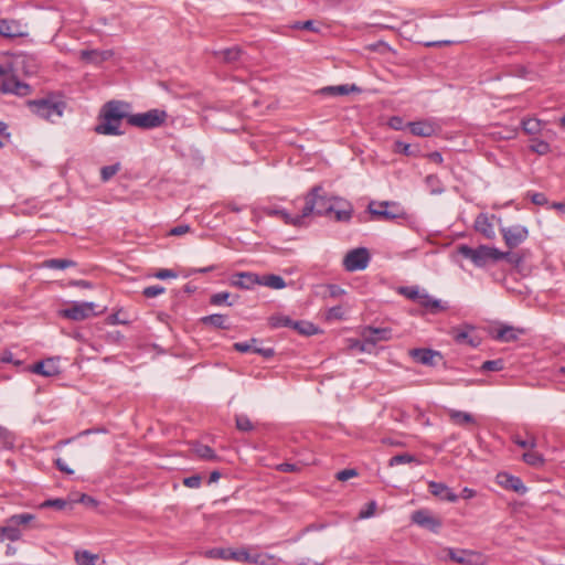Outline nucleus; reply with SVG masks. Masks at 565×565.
I'll list each match as a JSON object with an SVG mask.
<instances>
[{
	"label": "nucleus",
	"mask_w": 565,
	"mask_h": 565,
	"mask_svg": "<svg viewBox=\"0 0 565 565\" xmlns=\"http://www.w3.org/2000/svg\"><path fill=\"white\" fill-rule=\"evenodd\" d=\"M128 104L119 100L107 102L100 111V122L96 126L95 131L105 136H120V124L124 118L128 120V114L125 108Z\"/></svg>",
	"instance_id": "obj_1"
},
{
	"label": "nucleus",
	"mask_w": 565,
	"mask_h": 565,
	"mask_svg": "<svg viewBox=\"0 0 565 565\" xmlns=\"http://www.w3.org/2000/svg\"><path fill=\"white\" fill-rule=\"evenodd\" d=\"M321 185L313 186L305 198V206L302 207V216L308 217L311 214L328 216L332 214L334 204L331 203L333 198L322 195Z\"/></svg>",
	"instance_id": "obj_2"
},
{
	"label": "nucleus",
	"mask_w": 565,
	"mask_h": 565,
	"mask_svg": "<svg viewBox=\"0 0 565 565\" xmlns=\"http://www.w3.org/2000/svg\"><path fill=\"white\" fill-rule=\"evenodd\" d=\"M458 253L465 258L470 259L477 267H482L488 260H501L507 258L510 253H504L494 247L480 245L477 248H472L468 245L458 246Z\"/></svg>",
	"instance_id": "obj_3"
},
{
	"label": "nucleus",
	"mask_w": 565,
	"mask_h": 565,
	"mask_svg": "<svg viewBox=\"0 0 565 565\" xmlns=\"http://www.w3.org/2000/svg\"><path fill=\"white\" fill-rule=\"evenodd\" d=\"M30 110L36 116L54 122L64 114L66 104L55 97H45L28 102Z\"/></svg>",
	"instance_id": "obj_4"
},
{
	"label": "nucleus",
	"mask_w": 565,
	"mask_h": 565,
	"mask_svg": "<svg viewBox=\"0 0 565 565\" xmlns=\"http://www.w3.org/2000/svg\"><path fill=\"white\" fill-rule=\"evenodd\" d=\"M168 118V114L162 109H150L146 113L131 114L128 116V124L142 128V129H153L160 127L166 122Z\"/></svg>",
	"instance_id": "obj_5"
},
{
	"label": "nucleus",
	"mask_w": 565,
	"mask_h": 565,
	"mask_svg": "<svg viewBox=\"0 0 565 565\" xmlns=\"http://www.w3.org/2000/svg\"><path fill=\"white\" fill-rule=\"evenodd\" d=\"M411 521L418 525L419 527L426 529L433 533H439L443 521L440 518L436 516L430 510L428 509H419L414 511L411 514Z\"/></svg>",
	"instance_id": "obj_6"
},
{
	"label": "nucleus",
	"mask_w": 565,
	"mask_h": 565,
	"mask_svg": "<svg viewBox=\"0 0 565 565\" xmlns=\"http://www.w3.org/2000/svg\"><path fill=\"white\" fill-rule=\"evenodd\" d=\"M94 302H73L70 307L61 310V316L74 321H82L97 316Z\"/></svg>",
	"instance_id": "obj_7"
},
{
	"label": "nucleus",
	"mask_w": 565,
	"mask_h": 565,
	"mask_svg": "<svg viewBox=\"0 0 565 565\" xmlns=\"http://www.w3.org/2000/svg\"><path fill=\"white\" fill-rule=\"evenodd\" d=\"M370 263V254L365 247H359L350 250L344 259L343 266L348 271L363 270Z\"/></svg>",
	"instance_id": "obj_8"
},
{
	"label": "nucleus",
	"mask_w": 565,
	"mask_h": 565,
	"mask_svg": "<svg viewBox=\"0 0 565 565\" xmlns=\"http://www.w3.org/2000/svg\"><path fill=\"white\" fill-rule=\"evenodd\" d=\"M0 92L3 94L26 96L31 93V87L29 84L19 81L17 75L12 73L10 76L1 81Z\"/></svg>",
	"instance_id": "obj_9"
},
{
	"label": "nucleus",
	"mask_w": 565,
	"mask_h": 565,
	"mask_svg": "<svg viewBox=\"0 0 565 565\" xmlns=\"http://www.w3.org/2000/svg\"><path fill=\"white\" fill-rule=\"evenodd\" d=\"M503 239L510 248H514L522 244L529 236L525 226L516 224L501 230Z\"/></svg>",
	"instance_id": "obj_10"
},
{
	"label": "nucleus",
	"mask_w": 565,
	"mask_h": 565,
	"mask_svg": "<svg viewBox=\"0 0 565 565\" xmlns=\"http://www.w3.org/2000/svg\"><path fill=\"white\" fill-rule=\"evenodd\" d=\"M409 131L417 137H431L436 135L440 127L433 119H424L407 122Z\"/></svg>",
	"instance_id": "obj_11"
},
{
	"label": "nucleus",
	"mask_w": 565,
	"mask_h": 565,
	"mask_svg": "<svg viewBox=\"0 0 565 565\" xmlns=\"http://www.w3.org/2000/svg\"><path fill=\"white\" fill-rule=\"evenodd\" d=\"M234 349L241 353H247L252 351L264 356L265 359H269L275 354L273 348L260 347L259 341L255 338L250 339L249 341L234 343Z\"/></svg>",
	"instance_id": "obj_12"
},
{
	"label": "nucleus",
	"mask_w": 565,
	"mask_h": 565,
	"mask_svg": "<svg viewBox=\"0 0 565 565\" xmlns=\"http://www.w3.org/2000/svg\"><path fill=\"white\" fill-rule=\"evenodd\" d=\"M259 275L249 271L237 273L230 279L231 286L245 290L252 289L255 285H259Z\"/></svg>",
	"instance_id": "obj_13"
},
{
	"label": "nucleus",
	"mask_w": 565,
	"mask_h": 565,
	"mask_svg": "<svg viewBox=\"0 0 565 565\" xmlns=\"http://www.w3.org/2000/svg\"><path fill=\"white\" fill-rule=\"evenodd\" d=\"M31 372L40 374L45 377H52L60 374L61 370L57 364V360L50 358L33 364L30 367Z\"/></svg>",
	"instance_id": "obj_14"
},
{
	"label": "nucleus",
	"mask_w": 565,
	"mask_h": 565,
	"mask_svg": "<svg viewBox=\"0 0 565 565\" xmlns=\"http://www.w3.org/2000/svg\"><path fill=\"white\" fill-rule=\"evenodd\" d=\"M428 489L434 497L443 501L454 503L459 498V495H457L447 484L443 482L428 481Z\"/></svg>",
	"instance_id": "obj_15"
},
{
	"label": "nucleus",
	"mask_w": 565,
	"mask_h": 565,
	"mask_svg": "<svg viewBox=\"0 0 565 565\" xmlns=\"http://www.w3.org/2000/svg\"><path fill=\"white\" fill-rule=\"evenodd\" d=\"M497 479L498 483L504 489L512 490L519 494H524L527 490L521 478L509 475L507 472L499 473Z\"/></svg>",
	"instance_id": "obj_16"
},
{
	"label": "nucleus",
	"mask_w": 565,
	"mask_h": 565,
	"mask_svg": "<svg viewBox=\"0 0 565 565\" xmlns=\"http://www.w3.org/2000/svg\"><path fill=\"white\" fill-rule=\"evenodd\" d=\"M334 204V220L337 222H349L353 214V206L350 202L341 199V198H333Z\"/></svg>",
	"instance_id": "obj_17"
},
{
	"label": "nucleus",
	"mask_w": 565,
	"mask_h": 565,
	"mask_svg": "<svg viewBox=\"0 0 565 565\" xmlns=\"http://www.w3.org/2000/svg\"><path fill=\"white\" fill-rule=\"evenodd\" d=\"M113 56L111 51H99V50H82L79 52V58L87 63L98 65Z\"/></svg>",
	"instance_id": "obj_18"
},
{
	"label": "nucleus",
	"mask_w": 565,
	"mask_h": 565,
	"mask_svg": "<svg viewBox=\"0 0 565 565\" xmlns=\"http://www.w3.org/2000/svg\"><path fill=\"white\" fill-rule=\"evenodd\" d=\"M411 356L420 364L434 365L435 358L440 356V353L431 349H413Z\"/></svg>",
	"instance_id": "obj_19"
},
{
	"label": "nucleus",
	"mask_w": 565,
	"mask_h": 565,
	"mask_svg": "<svg viewBox=\"0 0 565 565\" xmlns=\"http://www.w3.org/2000/svg\"><path fill=\"white\" fill-rule=\"evenodd\" d=\"M361 88L356 85L352 84H343V85H337V86H326L322 87L319 93L324 96H340V95H348L350 93H360Z\"/></svg>",
	"instance_id": "obj_20"
},
{
	"label": "nucleus",
	"mask_w": 565,
	"mask_h": 565,
	"mask_svg": "<svg viewBox=\"0 0 565 565\" xmlns=\"http://www.w3.org/2000/svg\"><path fill=\"white\" fill-rule=\"evenodd\" d=\"M475 228L486 238H493L495 235L493 224L490 222L489 216L484 213H481L476 217Z\"/></svg>",
	"instance_id": "obj_21"
},
{
	"label": "nucleus",
	"mask_w": 565,
	"mask_h": 565,
	"mask_svg": "<svg viewBox=\"0 0 565 565\" xmlns=\"http://www.w3.org/2000/svg\"><path fill=\"white\" fill-rule=\"evenodd\" d=\"M366 342L375 344L379 341H387L391 339V329L387 328H367L364 333Z\"/></svg>",
	"instance_id": "obj_22"
},
{
	"label": "nucleus",
	"mask_w": 565,
	"mask_h": 565,
	"mask_svg": "<svg viewBox=\"0 0 565 565\" xmlns=\"http://www.w3.org/2000/svg\"><path fill=\"white\" fill-rule=\"evenodd\" d=\"M418 303L431 313L447 309V306L443 305L440 300L433 298L427 292H423Z\"/></svg>",
	"instance_id": "obj_23"
},
{
	"label": "nucleus",
	"mask_w": 565,
	"mask_h": 565,
	"mask_svg": "<svg viewBox=\"0 0 565 565\" xmlns=\"http://www.w3.org/2000/svg\"><path fill=\"white\" fill-rule=\"evenodd\" d=\"M522 333V330L516 329L511 326H503L497 330L495 339L501 342H513L518 340L519 335Z\"/></svg>",
	"instance_id": "obj_24"
},
{
	"label": "nucleus",
	"mask_w": 565,
	"mask_h": 565,
	"mask_svg": "<svg viewBox=\"0 0 565 565\" xmlns=\"http://www.w3.org/2000/svg\"><path fill=\"white\" fill-rule=\"evenodd\" d=\"M201 323L215 329H228L227 317L221 313L204 316L200 319Z\"/></svg>",
	"instance_id": "obj_25"
},
{
	"label": "nucleus",
	"mask_w": 565,
	"mask_h": 565,
	"mask_svg": "<svg viewBox=\"0 0 565 565\" xmlns=\"http://www.w3.org/2000/svg\"><path fill=\"white\" fill-rule=\"evenodd\" d=\"M259 555H250L247 550H230V561L244 564H255L258 562Z\"/></svg>",
	"instance_id": "obj_26"
},
{
	"label": "nucleus",
	"mask_w": 565,
	"mask_h": 565,
	"mask_svg": "<svg viewBox=\"0 0 565 565\" xmlns=\"http://www.w3.org/2000/svg\"><path fill=\"white\" fill-rule=\"evenodd\" d=\"M273 214L279 216L288 225H292V226H302V225H305L306 216H302V212L300 214H297V215H291L286 210L280 209V210H274Z\"/></svg>",
	"instance_id": "obj_27"
},
{
	"label": "nucleus",
	"mask_w": 565,
	"mask_h": 565,
	"mask_svg": "<svg viewBox=\"0 0 565 565\" xmlns=\"http://www.w3.org/2000/svg\"><path fill=\"white\" fill-rule=\"evenodd\" d=\"M259 280H260L259 285L266 286L271 289L278 290V289H282L286 287L285 279L278 275L270 274V275L259 276Z\"/></svg>",
	"instance_id": "obj_28"
},
{
	"label": "nucleus",
	"mask_w": 565,
	"mask_h": 565,
	"mask_svg": "<svg viewBox=\"0 0 565 565\" xmlns=\"http://www.w3.org/2000/svg\"><path fill=\"white\" fill-rule=\"evenodd\" d=\"M521 126L525 134L537 135L542 131L543 121L535 117H527L522 119Z\"/></svg>",
	"instance_id": "obj_29"
},
{
	"label": "nucleus",
	"mask_w": 565,
	"mask_h": 565,
	"mask_svg": "<svg viewBox=\"0 0 565 565\" xmlns=\"http://www.w3.org/2000/svg\"><path fill=\"white\" fill-rule=\"evenodd\" d=\"M447 556L449 559L457 564H467L470 563V557L473 555L472 552L467 550H455V548H447Z\"/></svg>",
	"instance_id": "obj_30"
},
{
	"label": "nucleus",
	"mask_w": 565,
	"mask_h": 565,
	"mask_svg": "<svg viewBox=\"0 0 565 565\" xmlns=\"http://www.w3.org/2000/svg\"><path fill=\"white\" fill-rule=\"evenodd\" d=\"M394 152L402 153L406 157L416 158L420 154V149L418 146H412L409 143L397 140L394 143Z\"/></svg>",
	"instance_id": "obj_31"
},
{
	"label": "nucleus",
	"mask_w": 565,
	"mask_h": 565,
	"mask_svg": "<svg viewBox=\"0 0 565 565\" xmlns=\"http://www.w3.org/2000/svg\"><path fill=\"white\" fill-rule=\"evenodd\" d=\"M77 565H97L99 556L86 550L76 551L74 555Z\"/></svg>",
	"instance_id": "obj_32"
},
{
	"label": "nucleus",
	"mask_w": 565,
	"mask_h": 565,
	"mask_svg": "<svg viewBox=\"0 0 565 565\" xmlns=\"http://www.w3.org/2000/svg\"><path fill=\"white\" fill-rule=\"evenodd\" d=\"M22 536L20 529H14L11 526L9 521H7V525L0 526V541L9 540L11 542L19 541Z\"/></svg>",
	"instance_id": "obj_33"
},
{
	"label": "nucleus",
	"mask_w": 565,
	"mask_h": 565,
	"mask_svg": "<svg viewBox=\"0 0 565 565\" xmlns=\"http://www.w3.org/2000/svg\"><path fill=\"white\" fill-rule=\"evenodd\" d=\"M192 450L201 459L209 461H214L217 459L215 451L207 445L195 444Z\"/></svg>",
	"instance_id": "obj_34"
},
{
	"label": "nucleus",
	"mask_w": 565,
	"mask_h": 565,
	"mask_svg": "<svg viewBox=\"0 0 565 565\" xmlns=\"http://www.w3.org/2000/svg\"><path fill=\"white\" fill-rule=\"evenodd\" d=\"M511 439L515 445L525 449V451L529 449H535L537 445L536 438L533 435H527L526 438H522L519 434H514Z\"/></svg>",
	"instance_id": "obj_35"
},
{
	"label": "nucleus",
	"mask_w": 565,
	"mask_h": 565,
	"mask_svg": "<svg viewBox=\"0 0 565 565\" xmlns=\"http://www.w3.org/2000/svg\"><path fill=\"white\" fill-rule=\"evenodd\" d=\"M522 459L525 463L532 467H540L544 463L543 456L535 451V449H529L522 455Z\"/></svg>",
	"instance_id": "obj_36"
},
{
	"label": "nucleus",
	"mask_w": 565,
	"mask_h": 565,
	"mask_svg": "<svg viewBox=\"0 0 565 565\" xmlns=\"http://www.w3.org/2000/svg\"><path fill=\"white\" fill-rule=\"evenodd\" d=\"M35 519L34 514L31 513H20L11 515L8 521L14 529H19V526H23L29 524L31 521Z\"/></svg>",
	"instance_id": "obj_37"
},
{
	"label": "nucleus",
	"mask_w": 565,
	"mask_h": 565,
	"mask_svg": "<svg viewBox=\"0 0 565 565\" xmlns=\"http://www.w3.org/2000/svg\"><path fill=\"white\" fill-rule=\"evenodd\" d=\"M454 339L457 343L459 344H469L470 347H477L478 345V341H476L471 335H470V332H469V329H461V330H456L455 333H454Z\"/></svg>",
	"instance_id": "obj_38"
},
{
	"label": "nucleus",
	"mask_w": 565,
	"mask_h": 565,
	"mask_svg": "<svg viewBox=\"0 0 565 565\" xmlns=\"http://www.w3.org/2000/svg\"><path fill=\"white\" fill-rule=\"evenodd\" d=\"M269 324L271 328H294L295 321L287 316L278 315L269 318Z\"/></svg>",
	"instance_id": "obj_39"
},
{
	"label": "nucleus",
	"mask_w": 565,
	"mask_h": 565,
	"mask_svg": "<svg viewBox=\"0 0 565 565\" xmlns=\"http://www.w3.org/2000/svg\"><path fill=\"white\" fill-rule=\"evenodd\" d=\"M44 267L51 269H65L75 266V262L64 258H50L44 262Z\"/></svg>",
	"instance_id": "obj_40"
},
{
	"label": "nucleus",
	"mask_w": 565,
	"mask_h": 565,
	"mask_svg": "<svg viewBox=\"0 0 565 565\" xmlns=\"http://www.w3.org/2000/svg\"><path fill=\"white\" fill-rule=\"evenodd\" d=\"M390 203L388 202H382L380 203L379 209H373L372 205L369 206L370 213L374 216L385 218V220H393L396 217V214L390 212L387 210Z\"/></svg>",
	"instance_id": "obj_41"
},
{
	"label": "nucleus",
	"mask_w": 565,
	"mask_h": 565,
	"mask_svg": "<svg viewBox=\"0 0 565 565\" xmlns=\"http://www.w3.org/2000/svg\"><path fill=\"white\" fill-rule=\"evenodd\" d=\"M294 330L303 335H312L318 332V328L308 321H295Z\"/></svg>",
	"instance_id": "obj_42"
},
{
	"label": "nucleus",
	"mask_w": 565,
	"mask_h": 565,
	"mask_svg": "<svg viewBox=\"0 0 565 565\" xmlns=\"http://www.w3.org/2000/svg\"><path fill=\"white\" fill-rule=\"evenodd\" d=\"M530 150L540 156H544L551 151V146L548 142H546L544 140L533 138L531 140Z\"/></svg>",
	"instance_id": "obj_43"
},
{
	"label": "nucleus",
	"mask_w": 565,
	"mask_h": 565,
	"mask_svg": "<svg viewBox=\"0 0 565 565\" xmlns=\"http://www.w3.org/2000/svg\"><path fill=\"white\" fill-rule=\"evenodd\" d=\"M451 420L457 425H466L475 422L473 417L466 412L452 411L450 413Z\"/></svg>",
	"instance_id": "obj_44"
},
{
	"label": "nucleus",
	"mask_w": 565,
	"mask_h": 565,
	"mask_svg": "<svg viewBox=\"0 0 565 565\" xmlns=\"http://www.w3.org/2000/svg\"><path fill=\"white\" fill-rule=\"evenodd\" d=\"M230 298L231 294L227 291L216 292L210 297V303L213 306L227 305L231 307L234 305V301H228Z\"/></svg>",
	"instance_id": "obj_45"
},
{
	"label": "nucleus",
	"mask_w": 565,
	"mask_h": 565,
	"mask_svg": "<svg viewBox=\"0 0 565 565\" xmlns=\"http://www.w3.org/2000/svg\"><path fill=\"white\" fill-rule=\"evenodd\" d=\"M411 462L419 463L417 458L415 456H413V455H409V454H398L396 456H393L390 459L388 466L390 467H394V466H397V465L411 463Z\"/></svg>",
	"instance_id": "obj_46"
},
{
	"label": "nucleus",
	"mask_w": 565,
	"mask_h": 565,
	"mask_svg": "<svg viewBox=\"0 0 565 565\" xmlns=\"http://www.w3.org/2000/svg\"><path fill=\"white\" fill-rule=\"evenodd\" d=\"M14 445V436L7 428L0 426V447L12 448Z\"/></svg>",
	"instance_id": "obj_47"
},
{
	"label": "nucleus",
	"mask_w": 565,
	"mask_h": 565,
	"mask_svg": "<svg viewBox=\"0 0 565 565\" xmlns=\"http://www.w3.org/2000/svg\"><path fill=\"white\" fill-rule=\"evenodd\" d=\"M425 182L427 186L430 188V192L433 194H440L444 192V188L441 186L440 180L435 174H429L426 177Z\"/></svg>",
	"instance_id": "obj_48"
},
{
	"label": "nucleus",
	"mask_w": 565,
	"mask_h": 565,
	"mask_svg": "<svg viewBox=\"0 0 565 565\" xmlns=\"http://www.w3.org/2000/svg\"><path fill=\"white\" fill-rule=\"evenodd\" d=\"M221 54L224 61L233 63L239 60L242 51L239 47L234 46L222 51Z\"/></svg>",
	"instance_id": "obj_49"
},
{
	"label": "nucleus",
	"mask_w": 565,
	"mask_h": 565,
	"mask_svg": "<svg viewBox=\"0 0 565 565\" xmlns=\"http://www.w3.org/2000/svg\"><path fill=\"white\" fill-rule=\"evenodd\" d=\"M119 169H120L119 163L103 167L100 169L102 180L105 182L110 180L119 171Z\"/></svg>",
	"instance_id": "obj_50"
},
{
	"label": "nucleus",
	"mask_w": 565,
	"mask_h": 565,
	"mask_svg": "<svg viewBox=\"0 0 565 565\" xmlns=\"http://www.w3.org/2000/svg\"><path fill=\"white\" fill-rule=\"evenodd\" d=\"M399 292L408 299L418 302L424 291H420L417 287H402Z\"/></svg>",
	"instance_id": "obj_51"
},
{
	"label": "nucleus",
	"mask_w": 565,
	"mask_h": 565,
	"mask_svg": "<svg viewBox=\"0 0 565 565\" xmlns=\"http://www.w3.org/2000/svg\"><path fill=\"white\" fill-rule=\"evenodd\" d=\"M503 364L504 363L501 359L488 360L482 363L481 370L486 372L501 371L503 369Z\"/></svg>",
	"instance_id": "obj_52"
},
{
	"label": "nucleus",
	"mask_w": 565,
	"mask_h": 565,
	"mask_svg": "<svg viewBox=\"0 0 565 565\" xmlns=\"http://www.w3.org/2000/svg\"><path fill=\"white\" fill-rule=\"evenodd\" d=\"M230 550L231 548H212L206 552V556L210 558L230 561Z\"/></svg>",
	"instance_id": "obj_53"
},
{
	"label": "nucleus",
	"mask_w": 565,
	"mask_h": 565,
	"mask_svg": "<svg viewBox=\"0 0 565 565\" xmlns=\"http://www.w3.org/2000/svg\"><path fill=\"white\" fill-rule=\"evenodd\" d=\"M236 427L241 431H250V430H253L254 425L247 416L239 415V416H236Z\"/></svg>",
	"instance_id": "obj_54"
},
{
	"label": "nucleus",
	"mask_w": 565,
	"mask_h": 565,
	"mask_svg": "<svg viewBox=\"0 0 565 565\" xmlns=\"http://www.w3.org/2000/svg\"><path fill=\"white\" fill-rule=\"evenodd\" d=\"M68 505V502L64 499H50L42 503V508H55L63 510Z\"/></svg>",
	"instance_id": "obj_55"
},
{
	"label": "nucleus",
	"mask_w": 565,
	"mask_h": 565,
	"mask_svg": "<svg viewBox=\"0 0 565 565\" xmlns=\"http://www.w3.org/2000/svg\"><path fill=\"white\" fill-rule=\"evenodd\" d=\"M164 292V287L160 285L148 286L143 289L142 295L147 298H154Z\"/></svg>",
	"instance_id": "obj_56"
},
{
	"label": "nucleus",
	"mask_w": 565,
	"mask_h": 565,
	"mask_svg": "<svg viewBox=\"0 0 565 565\" xmlns=\"http://www.w3.org/2000/svg\"><path fill=\"white\" fill-rule=\"evenodd\" d=\"M202 478L200 475H192L183 479V484L188 488L196 489L201 486Z\"/></svg>",
	"instance_id": "obj_57"
},
{
	"label": "nucleus",
	"mask_w": 565,
	"mask_h": 565,
	"mask_svg": "<svg viewBox=\"0 0 565 565\" xmlns=\"http://www.w3.org/2000/svg\"><path fill=\"white\" fill-rule=\"evenodd\" d=\"M388 126L394 130H403L405 127H407V124L404 122L402 117L393 116L388 119Z\"/></svg>",
	"instance_id": "obj_58"
},
{
	"label": "nucleus",
	"mask_w": 565,
	"mask_h": 565,
	"mask_svg": "<svg viewBox=\"0 0 565 565\" xmlns=\"http://www.w3.org/2000/svg\"><path fill=\"white\" fill-rule=\"evenodd\" d=\"M0 35L8 38L15 35L12 25L6 20L0 21Z\"/></svg>",
	"instance_id": "obj_59"
},
{
	"label": "nucleus",
	"mask_w": 565,
	"mask_h": 565,
	"mask_svg": "<svg viewBox=\"0 0 565 565\" xmlns=\"http://www.w3.org/2000/svg\"><path fill=\"white\" fill-rule=\"evenodd\" d=\"M531 202L535 205H545L548 203V200L544 193L534 192L529 194Z\"/></svg>",
	"instance_id": "obj_60"
},
{
	"label": "nucleus",
	"mask_w": 565,
	"mask_h": 565,
	"mask_svg": "<svg viewBox=\"0 0 565 565\" xmlns=\"http://www.w3.org/2000/svg\"><path fill=\"white\" fill-rule=\"evenodd\" d=\"M344 312L342 310V307L335 306L328 310L327 317L328 319H337L341 320L343 319Z\"/></svg>",
	"instance_id": "obj_61"
},
{
	"label": "nucleus",
	"mask_w": 565,
	"mask_h": 565,
	"mask_svg": "<svg viewBox=\"0 0 565 565\" xmlns=\"http://www.w3.org/2000/svg\"><path fill=\"white\" fill-rule=\"evenodd\" d=\"M327 290L331 298H339L345 294V290L338 285H327Z\"/></svg>",
	"instance_id": "obj_62"
},
{
	"label": "nucleus",
	"mask_w": 565,
	"mask_h": 565,
	"mask_svg": "<svg viewBox=\"0 0 565 565\" xmlns=\"http://www.w3.org/2000/svg\"><path fill=\"white\" fill-rule=\"evenodd\" d=\"M358 475L354 469H343L337 473V479L340 481H347Z\"/></svg>",
	"instance_id": "obj_63"
},
{
	"label": "nucleus",
	"mask_w": 565,
	"mask_h": 565,
	"mask_svg": "<svg viewBox=\"0 0 565 565\" xmlns=\"http://www.w3.org/2000/svg\"><path fill=\"white\" fill-rule=\"evenodd\" d=\"M376 509V503L374 501L370 502L365 510H361L359 513V518L361 519H367L371 518Z\"/></svg>",
	"instance_id": "obj_64"
}]
</instances>
